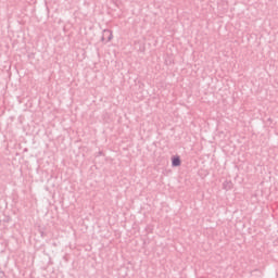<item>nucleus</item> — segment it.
<instances>
[{
  "instance_id": "obj_1",
  "label": "nucleus",
  "mask_w": 278,
  "mask_h": 278,
  "mask_svg": "<svg viewBox=\"0 0 278 278\" xmlns=\"http://www.w3.org/2000/svg\"><path fill=\"white\" fill-rule=\"evenodd\" d=\"M173 165L174 166H179L180 165V160L179 159H174L173 160Z\"/></svg>"
}]
</instances>
